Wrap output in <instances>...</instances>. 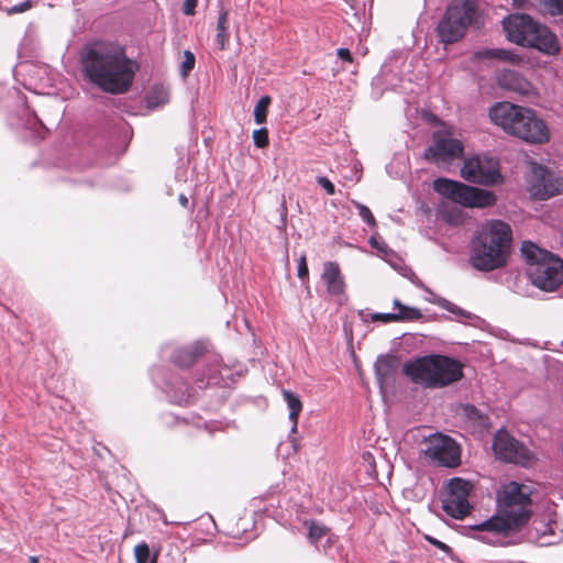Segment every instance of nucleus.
<instances>
[{"label":"nucleus","instance_id":"nucleus-1","mask_svg":"<svg viewBox=\"0 0 563 563\" xmlns=\"http://www.w3.org/2000/svg\"><path fill=\"white\" fill-rule=\"evenodd\" d=\"M80 65L84 77L90 84L111 95L128 92L139 69L123 46L103 41L84 46Z\"/></svg>","mask_w":563,"mask_h":563},{"label":"nucleus","instance_id":"nucleus-2","mask_svg":"<svg viewBox=\"0 0 563 563\" xmlns=\"http://www.w3.org/2000/svg\"><path fill=\"white\" fill-rule=\"evenodd\" d=\"M530 490L517 482L507 484L498 497L496 515L471 527L479 534L476 538L492 545L507 547L520 542L518 533L531 517Z\"/></svg>","mask_w":563,"mask_h":563},{"label":"nucleus","instance_id":"nucleus-3","mask_svg":"<svg viewBox=\"0 0 563 563\" xmlns=\"http://www.w3.org/2000/svg\"><path fill=\"white\" fill-rule=\"evenodd\" d=\"M512 231L501 220H488L477 230L471 242L470 262L481 272L506 266L511 247Z\"/></svg>","mask_w":563,"mask_h":563},{"label":"nucleus","instance_id":"nucleus-4","mask_svg":"<svg viewBox=\"0 0 563 563\" xmlns=\"http://www.w3.org/2000/svg\"><path fill=\"white\" fill-rule=\"evenodd\" d=\"M489 118L508 134L528 143L544 144L550 140L545 122L529 108L498 102L489 109Z\"/></svg>","mask_w":563,"mask_h":563},{"label":"nucleus","instance_id":"nucleus-5","mask_svg":"<svg viewBox=\"0 0 563 563\" xmlns=\"http://www.w3.org/2000/svg\"><path fill=\"white\" fill-rule=\"evenodd\" d=\"M404 373L426 388H442L462 379L463 364L445 355L432 354L405 363Z\"/></svg>","mask_w":563,"mask_h":563},{"label":"nucleus","instance_id":"nucleus-6","mask_svg":"<svg viewBox=\"0 0 563 563\" xmlns=\"http://www.w3.org/2000/svg\"><path fill=\"white\" fill-rule=\"evenodd\" d=\"M521 254L530 282L543 291H553L563 284V261L537 244L526 241Z\"/></svg>","mask_w":563,"mask_h":563},{"label":"nucleus","instance_id":"nucleus-7","mask_svg":"<svg viewBox=\"0 0 563 563\" xmlns=\"http://www.w3.org/2000/svg\"><path fill=\"white\" fill-rule=\"evenodd\" d=\"M476 12L474 0H452L435 27L439 42L445 46L460 42L475 21Z\"/></svg>","mask_w":563,"mask_h":563},{"label":"nucleus","instance_id":"nucleus-8","mask_svg":"<svg viewBox=\"0 0 563 563\" xmlns=\"http://www.w3.org/2000/svg\"><path fill=\"white\" fill-rule=\"evenodd\" d=\"M433 189L439 195L466 208L492 207L497 201L493 191L443 177L433 180Z\"/></svg>","mask_w":563,"mask_h":563},{"label":"nucleus","instance_id":"nucleus-9","mask_svg":"<svg viewBox=\"0 0 563 563\" xmlns=\"http://www.w3.org/2000/svg\"><path fill=\"white\" fill-rule=\"evenodd\" d=\"M460 175L464 180L482 186H494L504 181L498 159L488 155L477 154L464 158Z\"/></svg>","mask_w":563,"mask_h":563},{"label":"nucleus","instance_id":"nucleus-10","mask_svg":"<svg viewBox=\"0 0 563 563\" xmlns=\"http://www.w3.org/2000/svg\"><path fill=\"white\" fill-rule=\"evenodd\" d=\"M464 155V144L446 130L432 133L431 144L424 150L423 158L432 164H450Z\"/></svg>","mask_w":563,"mask_h":563},{"label":"nucleus","instance_id":"nucleus-11","mask_svg":"<svg viewBox=\"0 0 563 563\" xmlns=\"http://www.w3.org/2000/svg\"><path fill=\"white\" fill-rule=\"evenodd\" d=\"M493 451L498 460L520 466H527L533 460L532 452L505 430H499L494 435Z\"/></svg>","mask_w":563,"mask_h":563},{"label":"nucleus","instance_id":"nucleus-12","mask_svg":"<svg viewBox=\"0 0 563 563\" xmlns=\"http://www.w3.org/2000/svg\"><path fill=\"white\" fill-rule=\"evenodd\" d=\"M472 488V484L465 479L459 477L451 478L448 484V493L442 499L443 511L454 519L466 517L472 509L468 501Z\"/></svg>","mask_w":563,"mask_h":563},{"label":"nucleus","instance_id":"nucleus-13","mask_svg":"<svg viewBox=\"0 0 563 563\" xmlns=\"http://www.w3.org/2000/svg\"><path fill=\"white\" fill-rule=\"evenodd\" d=\"M426 455L445 467H455L461 462L460 446L451 437L443 434H434L429 439Z\"/></svg>","mask_w":563,"mask_h":563},{"label":"nucleus","instance_id":"nucleus-14","mask_svg":"<svg viewBox=\"0 0 563 563\" xmlns=\"http://www.w3.org/2000/svg\"><path fill=\"white\" fill-rule=\"evenodd\" d=\"M539 22L528 14H511L503 20V29L507 38L520 46L527 47Z\"/></svg>","mask_w":563,"mask_h":563},{"label":"nucleus","instance_id":"nucleus-15","mask_svg":"<svg viewBox=\"0 0 563 563\" xmlns=\"http://www.w3.org/2000/svg\"><path fill=\"white\" fill-rule=\"evenodd\" d=\"M561 181L543 166L533 167V180L531 181L532 195L540 199H549L560 192Z\"/></svg>","mask_w":563,"mask_h":563},{"label":"nucleus","instance_id":"nucleus-16","mask_svg":"<svg viewBox=\"0 0 563 563\" xmlns=\"http://www.w3.org/2000/svg\"><path fill=\"white\" fill-rule=\"evenodd\" d=\"M398 357L385 354L379 355L374 364L375 377L380 393L384 395L388 388L395 386L398 376Z\"/></svg>","mask_w":563,"mask_h":563},{"label":"nucleus","instance_id":"nucleus-17","mask_svg":"<svg viewBox=\"0 0 563 563\" xmlns=\"http://www.w3.org/2000/svg\"><path fill=\"white\" fill-rule=\"evenodd\" d=\"M527 47L536 48L547 56H556L561 52L558 36L543 24H538Z\"/></svg>","mask_w":563,"mask_h":563},{"label":"nucleus","instance_id":"nucleus-18","mask_svg":"<svg viewBox=\"0 0 563 563\" xmlns=\"http://www.w3.org/2000/svg\"><path fill=\"white\" fill-rule=\"evenodd\" d=\"M460 415L465 428L472 433L483 434L490 428V418L487 412L474 405L462 404L460 406Z\"/></svg>","mask_w":563,"mask_h":563},{"label":"nucleus","instance_id":"nucleus-19","mask_svg":"<svg viewBox=\"0 0 563 563\" xmlns=\"http://www.w3.org/2000/svg\"><path fill=\"white\" fill-rule=\"evenodd\" d=\"M321 280L325 285L327 291L330 296L339 297L344 295V277L335 262H327L323 264Z\"/></svg>","mask_w":563,"mask_h":563},{"label":"nucleus","instance_id":"nucleus-20","mask_svg":"<svg viewBox=\"0 0 563 563\" xmlns=\"http://www.w3.org/2000/svg\"><path fill=\"white\" fill-rule=\"evenodd\" d=\"M497 82L500 88L514 91L521 96H528L532 85L518 71L504 69L497 75Z\"/></svg>","mask_w":563,"mask_h":563},{"label":"nucleus","instance_id":"nucleus-21","mask_svg":"<svg viewBox=\"0 0 563 563\" xmlns=\"http://www.w3.org/2000/svg\"><path fill=\"white\" fill-rule=\"evenodd\" d=\"M203 351L205 345L202 342H195L187 347L177 349L173 355V363L179 367H189Z\"/></svg>","mask_w":563,"mask_h":563},{"label":"nucleus","instance_id":"nucleus-22","mask_svg":"<svg viewBox=\"0 0 563 563\" xmlns=\"http://www.w3.org/2000/svg\"><path fill=\"white\" fill-rule=\"evenodd\" d=\"M474 58L477 60L497 59L508 62L512 65H519L522 62V58L519 55L505 48H482L474 53Z\"/></svg>","mask_w":563,"mask_h":563},{"label":"nucleus","instance_id":"nucleus-23","mask_svg":"<svg viewBox=\"0 0 563 563\" xmlns=\"http://www.w3.org/2000/svg\"><path fill=\"white\" fill-rule=\"evenodd\" d=\"M283 397L289 408V420L292 422L290 433H289V438H290L291 434L297 432L298 417L302 410V402L295 393H292L291 390H288V389H283Z\"/></svg>","mask_w":563,"mask_h":563},{"label":"nucleus","instance_id":"nucleus-24","mask_svg":"<svg viewBox=\"0 0 563 563\" xmlns=\"http://www.w3.org/2000/svg\"><path fill=\"white\" fill-rule=\"evenodd\" d=\"M430 301L432 303L441 307L442 309H445L450 313L454 314L456 317L455 320L459 322H465V320H467V321L479 320V318L476 314L459 307L457 305L449 301L448 299H445L443 297H437Z\"/></svg>","mask_w":563,"mask_h":563},{"label":"nucleus","instance_id":"nucleus-25","mask_svg":"<svg viewBox=\"0 0 563 563\" xmlns=\"http://www.w3.org/2000/svg\"><path fill=\"white\" fill-rule=\"evenodd\" d=\"M169 101V91L163 85H155L147 92L146 102L148 108H158Z\"/></svg>","mask_w":563,"mask_h":563},{"label":"nucleus","instance_id":"nucleus-26","mask_svg":"<svg viewBox=\"0 0 563 563\" xmlns=\"http://www.w3.org/2000/svg\"><path fill=\"white\" fill-rule=\"evenodd\" d=\"M394 308L398 310L395 312L397 321H413L422 318V313L418 308L406 306L398 299L394 300Z\"/></svg>","mask_w":563,"mask_h":563},{"label":"nucleus","instance_id":"nucleus-27","mask_svg":"<svg viewBox=\"0 0 563 563\" xmlns=\"http://www.w3.org/2000/svg\"><path fill=\"white\" fill-rule=\"evenodd\" d=\"M229 37L230 35L228 32V13L223 11L218 16L216 34V43L218 44L220 49H225L229 43Z\"/></svg>","mask_w":563,"mask_h":563},{"label":"nucleus","instance_id":"nucleus-28","mask_svg":"<svg viewBox=\"0 0 563 563\" xmlns=\"http://www.w3.org/2000/svg\"><path fill=\"white\" fill-rule=\"evenodd\" d=\"M271 102H272V99L269 96H263L255 104L254 121L256 122V124H263L264 122H266L268 107H269Z\"/></svg>","mask_w":563,"mask_h":563},{"label":"nucleus","instance_id":"nucleus-29","mask_svg":"<svg viewBox=\"0 0 563 563\" xmlns=\"http://www.w3.org/2000/svg\"><path fill=\"white\" fill-rule=\"evenodd\" d=\"M196 57L190 51L184 52V60L179 65V74L183 78H186L189 73L195 68Z\"/></svg>","mask_w":563,"mask_h":563},{"label":"nucleus","instance_id":"nucleus-30","mask_svg":"<svg viewBox=\"0 0 563 563\" xmlns=\"http://www.w3.org/2000/svg\"><path fill=\"white\" fill-rule=\"evenodd\" d=\"M543 11L552 16L563 13V0H540Z\"/></svg>","mask_w":563,"mask_h":563},{"label":"nucleus","instance_id":"nucleus-31","mask_svg":"<svg viewBox=\"0 0 563 563\" xmlns=\"http://www.w3.org/2000/svg\"><path fill=\"white\" fill-rule=\"evenodd\" d=\"M253 141L256 147L264 148L268 145V131L266 128H261L253 132Z\"/></svg>","mask_w":563,"mask_h":563},{"label":"nucleus","instance_id":"nucleus-32","mask_svg":"<svg viewBox=\"0 0 563 563\" xmlns=\"http://www.w3.org/2000/svg\"><path fill=\"white\" fill-rule=\"evenodd\" d=\"M134 555H135L136 563H147V561L150 559V548H148L147 543H145V542L139 543L134 548Z\"/></svg>","mask_w":563,"mask_h":563},{"label":"nucleus","instance_id":"nucleus-33","mask_svg":"<svg viewBox=\"0 0 563 563\" xmlns=\"http://www.w3.org/2000/svg\"><path fill=\"white\" fill-rule=\"evenodd\" d=\"M355 207L358 210V216L363 219L364 222H366L369 227L376 225V220L372 211L365 205L355 202Z\"/></svg>","mask_w":563,"mask_h":563},{"label":"nucleus","instance_id":"nucleus-34","mask_svg":"<svg viewBox=\"0 0 563 563\" xmlns=\"http://www.w3.org/2000/svg\"><path fill=\"white\" fill-rule=\"evenodd\" d=\"M34 3L35 2L32 0H25L19 4L12 5L11 8H9L7 10V12L9 14L22 13V12H25V11L32 9L34 7Z\"/></svg>","mask_w":563,"mask_h":563},{"label":"nucleus","instance_id":"nucleus-35","mask_svg":"<svg viewBox=\"0 0 563 563\" xmlns=\"http://www.w3.org/2000/svg\"><path fill=\"white\" fill-rule=\"evenodd\" d=\"M297 276L301 279V280H305V279H308V276H309V269H308V265H307V258H306V255H301L299 261H298V269H297Z\"/></svg>","mask_w":563,"mask_h":563},{"label":"nucleus","instance_id":"nucleus-36","mask_svg":"<svg viewBox=\"0 0 563 563\" xmlns=\"http://www.w3.org/2000/svg\"><path fill=\"white\" fill-rule=\"evenodd\" d=\"M424 539L432 545H434L435 548H438L439 550H441L442 552H444L445 554L448 555H451L452 554V549L445 544L444 542L429 536V534H426L424 536Z\"/></svg>","mask_w":563,"mask_h":563},{"label":"nucleus","instance_id":"nucleus-37","mask_svg":"<svg viewBox=\"0 0 563 563\" xmlns=\"http://www.w3.org/2000/svg\"><path fill=\"white\" fill-rule=\"evenodd\" d=\"M317 183L320 187H322L328 195H334L335 194V187L334 185L331 183V180L329 178H327L325 176H319L317 178Z\"/></svg>","mask_w":563,"mask_h":563},{"label":"nucleus","instance_id":"nucleus-38","mask_svg":"<svg viewBox=\"0 0 563 563\" xmlns=\"http://www.w3.org/2000/svg\"><path fill=\"white\" fill-rule=\"evenodd\" d=\"M373 321H382L384 323L397 321L396 313H374L372 314Z\"/></svg>","mask_w":563,"mask_h":563},{"label":"nucleus","instance_id":"nucleus-39","mask_svg":"<svg viewBox=\"0 0 563 563\" xmlns=\"http://www.w3.org/2000/svg\"><path fill=\"white\" fill-rule=\"evenodd\" d=\"M323 536V529L314 523L309 527L308 537L312 542H317Z\"/></svg>","mask_w":563,"mask_h":563},{"label":"nucleus","instance_id":"nucleus-40","mask_svg":"<svg viewBox=\"0 0 563 563\" xmlns=\"http://www.w3.org/2000/svg\"><path fill=\"white\" fill-rule=\"evenodd\" d=\"M198 4V0H185L183 4V12L186 15H192Z\"/></svg>","mask_w":563,"mask_h":563},{"label":"nucleus","instance_id":"nucleus-41","mask_svg":"<svg viewBox=\"0 0 563 563\" xmlns=\"http://www.w3.org/2000/svg\"><path fill=\"white\" fill-rule=\"evenodd\" d=\"M336 54L341 59H343L345 62H349V63L353 62V56H352L350 49H347V48L341 47L338 49Z\"/></svg>","mask_w":563,"mask_h":563},{"label":"nucleus","instance_id":"nucleus-42","mask_svg":"<svg viewBox=\"0 0 563 563\" xmlns=\"http://www.w3.org/2000/svg\"><path fill=\"white\" fill-rule=\"evenodd\" d=\"M178 201L179 203L181 205V207L184 208H188L189 206V200L188 198L184 195V194H180L179 197H178Z\"/></svg>","mask_w":563,"mask_h":563},{"label":"nucleus","instance_id":"nucleus-43","mask_svg":"<svg viewBox=\"0 0 563 563\" xmlns=\"http://www.w3.org/2000/svg\"><path fill=\"white\" fill-rule=\"evenodd\" d=\"M282 217L284 218V220L286 219V214H287V208H286V200H285V197H283V200H282Z\"/></svg>","mask_w":563,"mask_h":563},{"label":"nucleus","instance_id":"nucleus-44","mask_svg":"<svg viewBox=\"0 0 563 563\" xmlns=\"http://www.w3.org/2000/svg\"><path fill=\"white\" fill-rule=\"evenodd\" d=\"M291 442H292V448H294V450H295V451H298V443H297V440H296V439H292V440H291Z\"/></svg>","mask_w":563,"mask_h":563},{"label":"nucleus","instance_id":"nucleus-45","mask_svg":"<svg viewBox=\"0 0 563 563\" xmlns=\"http://www.w3.org/2000/svg\"><path fill=\"white\" fill-rule=\"evenodd\" d=\"M30 562H31V563H40V562H38V559H37L36 556H31V558H30Z\"/></svg>","mask_w":563,"mask_h":563},{"label":"nucleus","instance_id":"nucleus-46","mask_svg":"<svg viewBox=\"0 0 563 563\" xmlns=\"http://www.w3.org/2000/svg\"><path fill=\"white\" fill-rule=\"evenodd\" d=\"M156 561H157V555L155 554V555L153 556V559H152L151 563H156Z\"/></svg>","mask_w":563,"mask_h":563},{"label":"nucleus","instance_id":"nucleus-47","mask_svg":"<svg viewBox=\"0 0 563 563\" xmlns=\"http://www.w3.org/2000/svg\"><path fill=\"white\" fill-rule=\"evenodd\" d=\"M371 244H372L373 246H376V243H375L374 238H371Z\"/></svg>","mask_w":563,"mask_h":563}]
</instances>
